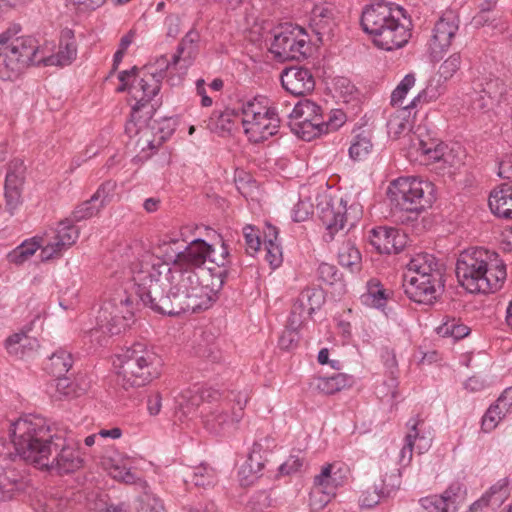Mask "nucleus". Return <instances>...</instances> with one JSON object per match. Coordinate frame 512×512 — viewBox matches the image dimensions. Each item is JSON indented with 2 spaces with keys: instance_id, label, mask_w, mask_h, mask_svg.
Here are the masks:
<instances>
[{
  "instance_id": "1",
  "label": "nucleus",
  "mask_w": 512,
  "mask_h": 512,
  "mask_svg": "<svg viewBox=\"0 0 512 512\" xmlns=\"http://www.w3.org/2000/svg\"><path fill=\"white\" fill-rule=\"evenodd\" d=\"M130 269L134 292L120 289L104 302L97 316V326L103 333L118 335L129 327L140 302L156 313L168 315L169 309H164L169 301L165 290L171 268L159 258L145 254Z\"/></svg>"
},
{
  "instance_id": "2",
  "label": "nucleus",
  "mask_w": 512,
  "mask_h": 512,
  "mask_svg": "<svg viewBox=\"0 0 512 512\" xmlns=\"http://www.w3.org/2000/svg\"><path fill=\"white\" fill-rule=\"evenodd\" d=\"M10 436L15 450L13 457H20L40 469L58 475L70 474L82 467L83 460L68 441L52 435L44 417L28 414L10 424Z\"/></svg>"
},
{
  "instance_id": "3",
  "label": "nucleus",
  "mask_w": 512,
  "mask_h": 512,
  "mask_svg": "<svg viewBox=\"0 0 512 512\" xmlns=\"http://www.w3.org/2000/svg\"><path fill=\"white\" fill-rule=\"evenodd\" d=\"M455 273L468 292L483 294L500 289L507 276L498 254L483 248L463 251L457 259Z\"/></svg>"
},
{
  "instance_id": "4",
  "label": "nucleus",
  "mask_w": 512,
  "mask_h": 512,
  "mask_svg": "<svg viewBox=\"0 0 512 512\" xmlns=\"http://www.w3.org/2000/svg\"><path fill=\"white\" fill-rule=\"evenodd\" d=\"M404 10L389 3L379 2L367 6L361 15L363 30L373 37L374 44L384 50L392 51L403 47L411 37Z\"/></svg>"
},
{
  "instance_id": "5",
  "label": "nucleus",
  "mask_w": 512,
  "mask_h": 512,
  "mask_svg": "<svg viewBox=\"0 0 512 512\" xmlns=\"http://www.w3.org/2000/svg\"><path fill=\"white\" fill-rule=\"evenodd\" d=\"M444 264L429 253L416 254L408 263L403 288L407 297L419 304H432L444 287Z\"/></svg>"
},
{
  "instance_id": "6",
  "label": "nucleus",
  "mask_w": 512,
  "mask_h": 512,
  "mask_svg": "<svg viewBox=\"0 0 512 512\" xmlns=\"http://www.w3.org/2000/svg\"><path fill=\"white\" fill-rule=\"evenodd\" d=\"M118 383L124 388L142 387L161 374L162 358L153 347L136 342L117 356Z\"/></svg>"
},
{
  "instance_id": "7",
  "label": "nucleus",
  "mask_w": 512,
  "mask_h": 512,
  "mask_svg": "<svg viewBox=\"0 0 512 512\" xmlns=\"http://www.w3.org/2000/svg\"><path fill=\"white\" fill-rule=\"evenodd\" d=\"M284 102L268 107L261 96L242 102L239 108L244 132L251 142L259 143L278 133Z\"/></svg>"
},
{
  "instance_id": "8",
  "label": "nucleus",
  "mask_w": 512,
  "mask_h": 512,
  "mask_svg": "<svg viewBox=\"0 0 512 512\" xmlns=\"http://www.w3.org/2000/svg\"><path fill=\"white\" fill-rule=\"evenodd\" d=\"M431 183L417 177H399L388 187L391 205L399 210L418 216L431 205Z\"/></svg>"
},
{
  "instance_id": "9",
  "label": "nucleus",
  "mask_w": 512,
  "mask_h": 512,
  "mask_svg": "<svg viewBox=\"0 0 512 512\" xmlns=\"http://www.w3.org/2000/svg\"><path fill=\"white\" fill-rule=\"evenodd\" d=\"M149 83H152V81L149 80L146 74H143V77L140 79L135 78L134 83L129 88V93L137 101L131 113L132 121H135V125L140 122L141 117L139 113L141 110L144 108L148 109L146 111V114L149 115L147 125L145 127L139 126L137 129V133L141 135L137 144L142 150H145L146 147L150 150H156L165 140L163 135L157 137L154 134L157 122L151 118L155 112V106L153 104L149 105V103L159 92H152Z\"/></svg>"
},
{
  "instance_id": "10",
  "label": "nucleus",
  "mask_w": 512,
  "mask_h": 512,
  "mask_svg": "<svg viewBox=\"0 0 512 512\" xmlns=\"http://www.w3.org/2000/svg\"><path fill=\"white\" fill-rule=\"evenodd\" d=\"M309 51L308 35L301 27L285 25L274 31L271 52L278 59L303 60L307 58Z\"/></svg>"
},
{
  "instance_id": "11",
  "label": "nucleus",
  "mask_w": 512,
  "mask_h": 512,
  "mask_svg": "<svg viewBox=\"0 0 512 512\" xmlns=\"http://www.w3.org/2000/svg\"><path fill=\"white\" fill-rule=\"evenodd\" d=\"M169 301H166L164 309L169 316L186 312H197L209 308L211 297L205 286H195L192 290L169 289Z\"/></svg>"
},
{
  "instance_id": "12",
  "label": "nucleus",
  "mask_w": 512,
  "mask_h": 512,
  "mask_svg": "<svg viewBox=\"0 0 512 512\" xmlns=\"http://www.w3.org/2000/svg\"><path fill=\"white\" fill-rule=\"evenodd\" d=\"M459 16L455 10L448 9L436 21L428 46L434 59L441 58L442 54L451 46L459 29Z\"/></svg>"
},
{
  "instance_id": "13",
  "label": "nucleus",
  "mask_w": 512,
  "mask_h": 512,
  "mask_svg": "<svg viewBox=\"0 0 512 512\" xmlns=\"http://www.w3.org/2000/svg\"><path fill=\"white\" fill-rule=\"evenodd\" d=\"M361 217V210L358 206L351 205L349 208L341 200L336 206L327 204L321 209L319 218L326 227L325 239L331 241L334 235L345 228L346 225L353 227Z\"/></svg>"
},
{
  "instance_id": "14",
  "label": "nucleus",
  "mask_w": 512,
  "mask_h": 512,
  "mask_svg": "<svg viewBox=\"0 0 512 512\" xmlns=\"http://www.w3.org/2000/svg\"><path fill=\"white\" fill-rule=\"evenodd\" d=\"M72 222L71 219L59 222L53 236L44 238V246L40 253L42 261L60 257L63 251L75 244L79 237V230Z\"/></svg>"
},
{
  "instance_id": "15",
  "label": "nucleus",
  "mask_w": 512,
  "mask_h": 512,
  "mask_svg": "<svg viewBox=\"0 0 512 512\" xmlns=\"http://www.w3.org/2000/svg\"><path fill=\"white\" fill-rule=\"evenodd\" d=\"M411 150L417 154V158L421 157V162L426 165L436 162H443L449 166H453L454 156L448 147L434 139L424 140L420 136L411 139Z\"/></svg>"
},
{
  "instance_id": "16",
  "label": "nucleus",
  "mask_w": 512,
  "mask_h": 512,
  "mask_svg": "<svg viewBox=\"0 0 512 512\" xmlns=\"http://www.w3.org/2000/svg\"><path fill=\"white\" fill-rule=\"evenodd\" d=\"M309 27L320 43L331 40L337 27L335 9L329 4L315 5L310 13Z\"/></svg>"
},
{
  "instance_id": "17",
  "label": "nucleus",
  "mask_w": 512,
  "mask_h": 512,
  "mask_svg": "<svg viewBox=\"0 0 512 512\" xmlns=\"http://www.w3.org/2000/svg\"><path fill=\"white\" fill-rule=\"evenodd\" d=\"M282 87L293 96H304L315 88V79L310 69L303 66L285 68L280 76Z\"/></svg>"
},
{
  "instance_id": "18",
  "label": "nucleus",
  "mask_w": 512,
  "mask_h": 512,
  "mask_svg": "<svg viewBox=\"0 0 512 512\" xmlns=\"http://www.w3.org/2000/svg\"><path fill=\"white\" fill-rule=\"evenodd\" d=\"M242 418L243 413L241 411H231L230 413L227 405H221L207 411L203 423L210 433L224 435L236 429Z\"/></svg>"
},
{
  "instance_id": "19",
  "label": "nucleus",
  "mask_w": 512,
  "mask_h": 512,
  "mask_svg": "<svg viewBox=\"0 0 512 512\" xmlns=\"http://www.w3.org/2000/svg\"><path fill=\"white\" fill-rule=\"evenodd\" d=\"M26 167L23 160L13 159L8 165L5 178V199L6 207L10 214L21 202V189L25 179Z\"/></svg>"
},
{
  "instance_id": "20",
  "label": "nucleus",
  "mask_w": 512,
  "mask_h": 512,
  "mask_svg": "<svg viewBox=\"0 0 512 512\" xmlns=\"http://www.w3.org/2000/svg\"><path fill=\"white\" fill-rule=\"evenodd\" d=\"M370 244L381 254H397L405 245V236L393 227H376L370 231Z\"/></svg>"
},
{
  "instance_id": "21",
  "label": "nucleus",
  "mask_w": 512,
  "mask_h": 512,
  "mask_svg": "<svg viewBox=\"0 0 512 512\" xmlns=\"http://www.w3.org/2000/svg\"><path fill=\"white\" fill-rule=\"evenodd\" d=\"M114 188L115 184L111 181L102 183L90 199L75 207L71 220L80 222L97 215L100 209L109 201V196Z\"/></svg>"
},
{
  "instance_id": "22",
  "label": "nucleus",
  "mask_w": 512,
  "mask_h": 512,
  "mask_svg": "<svg viewBox=\"0 0 512 512\" xmlns=\"http://www.w3.org/2000/svg\"><path fill=\"white\" fill-rule=\"evenodd\" d=\"M13 452L3 439H0V501L11 500L18 490L17 475L9 469Z\"/></svg>"
},
{
  "instance_id": "23",
  "label": "nucleus",
  "mask_w": 512,
  "mask_h": 512,
  "mask_svg": "<svg viewBox=\"0 0 512 512\" xmlns=\"http://www.w3.org/2000/svg\"><path fill=\"white\" fill-rule=\"evenodd\" d=\"M349 478V468L342 463H331L322 467L321 472L314 477V484L324 488L333 497L338 488L344 486Z\"/></svg>"
},
{
  "instance_id": "24",
  "label": "nucleus",
  "mask_w": 512,
  "mask_h": 512,
  "mask_svg": "<svg viewBox=\"0 0 512 512\" xmlns=\"http://www.w3.org/2000/svg\"><path fill=\"white\" fill-rule=\"evenodd\" d=\"M211 252H213L212 245L203 239L198 238L191 241L188 245L183 246L179 269L195 271L205 264Z\"/></svg>"
},
{
  "instance_id": "25",
  "label": "nucleus",
  "mask_w": 512,
  "mask_h": 512,
  "mask_svg": "<svg viewBox=\"0 0 512 512\" xmlns=\"http://www.w3.org/2000/svg\"><path fill=\"white\" fill-rule=\"evenodd\" d=\"M5 49L15 54L26 67L29 65L44 66L46 56L38 57L41 51L37 41L33 37L27 36L17 37L15 40L11 39Z\"/></svg>"
},
{
  "instance_id": "26",
  "label": "nucleus",
  "mask_w": 512,
  "mask_h": 512,
  "mask_svg": "<svg viewBox=\"0 0 512 512\" xmlns=\"http://www.w3.org/2000/svg\"><path fill=\"white\" fill-rule=\"evenodd\" d=\"M214 394H217V392L194 386L192 389L184 390L175 398L176 409L182 412L184 416H189L195 412L203 401L215 398Z\"/></svg>"
},
{
  "instance_id": "27",
  "label": "nucleus",
  "mask_w": 512,
  "mask_h": 512,
  "mask_svg": "<svg viewBox=\"0 0 512 512\" xmlns=\"http://www.w3.org/2000/svg\"><path fill=\"white\" fill-rule=\"evenodd\" d=\"M459 485H451L442 495H431L419 500L420 506L427 512H455Z\"/></svg>"
},
{
  "instance_id": "28",
  "label": "nucleus",
  "mask_w": 512,
  "mask_h": 512,
  "mask_svg": "<svg viewBox=\"0 0 512 512\" xmlns=\"http://www.w3.org/2000/svg\"><path fill=\"white\" fill-rule=\"evenodd\" d=\"M283 108L281 109L282 116L290 120L324 122L321 107L311 100H300L294 104L292 109H290V104L284 102Z\"/></svg>"
},
{
  "instance_id": "29",
  "label": "nucleus",
  "mask_w": 512,
  "mask_h": 512,
  "mask_svg": "<svg viewBox=\"0 0 512 512\" xmlns=\"http://www.w3.org/2000/svg\"><path fill=\"white\" fill-rule=\"evenodd\" d=\"M491 212L501 218L512 219V182L501 184L489 196Z\"/></svg>"
},
{
  "instance_id": "30",
  "label": "nucleus",
  "mask_w": 512,
  "mask_h": 512,
  "mask_svg": "<svg viewBox=\"0 0 512 512\" xmlns=\"http://www.w3.org/2000/svg\"><path fill=\"white\" fill-rule=\"evenodd\" d=\"M77 47L72 30H65L62 33L59 51L56 54L46 56L44 66H66L75 60Z\"/></svg>"
},
{
  "instance_id": "31",
  "label": "nucleus",
  "mask_w": 512,
  "mask_h": 512,
  "mask_svg": "<svg viewBox=\"0 0 512 512\" xmlns=\"http://www.w3.org/2000/svg\"><path fill=\"white\" fill-rule=\"evenodd\" d=\"M199 38L200 36L197 31L192 29L187 32L178 44L175 54L172 56V64L179 65L182 62L185 68L190 66L198 52L197 43Z\"/></svg>"
},
{
  "instance_id": "32",
  "label": "nucleus",
  "mask_w": 512,
  "mask_h": 512,
  "mask_svg": "<svg viewBox=\"0 0 512 512\" xmlns=\"http://www.w3.org/2000/svg\"><path fill=\"white\" fill-rule=\"evenodd\" d=\"M73 362L72 354L60 348L49 357L45 369L55 377L64 376L72 368Z\"/></svg>"
},
{
  "instance_id": "33",
  "label": "nucleus",
  "mask_w": 512,
  "mask_h": 512,
  "mask_svg": "<svg viewBox=\"0 0 512 512\" xmlns=\"http://www.w3.org/2000/svg\"><path fill=\"white\" fill-rule=\"evenodd\" d=\"M25 68L26 66L19 58L8 49L4 53H0V78L2 80L17 79Z\"/></svg>"
},
{
  "instance_id": "34",
  "label": "nucleus",
  "mask_w": 512,
  "mask_h": 512,
  "mask_svg": "<svg viewBox=\"0 0 512 512\" xmlns=\"http://www.w3.org/2000/svg\"><path fill=\"white\" fill-rule=\"evenodd\" d=\"M238 117V113L234 110L214 111L206 122V128L211 132L225 133L230 132L233 127L234 119Z\"/></svg>"
},
{
  "instance_id": "35",
  "label": "nucleus",
  "mask_w": 512,
  "mask_h": 512,
  "mask_svg": "<svg viewBox=\"0 0 512 512\" xmlns=\"http://www.w3.org/2000/svg\"><path fill=\"white\" fill-rule=\"evenodd\" d=\"M352 378L343 373H335L329 377H319L315 381V387L323 394L331 395L345 387L350 386Z\"/></svg>"
},
{
  "instance_id": "36",
  "label": "nucleus",
  "mask_w": 512,
  "mask_h": 512,
  "mask_svg": "<svg viewBox=\"0 0 512 512\" xmlns=\"http://www.w3.org/2000/svg\"><path fill=\"white\" fill-rule=\"evenodd\" d=\"M172 66H176L172 64V59L169 61L167 57L163 55L157 59L155 65H147L144 67V74L152 81V83H149L152 92L160 91L161 83L166 77V71Z\"/></svg>"
},
{
  "instance_id": "37",
  "label": "nucleus",
  "mask_w": 512,
  "mask_h": 512,
  "mask_svg": "<svg viewBox=\"0 0 512 512\" xmlns=\"http://www.w3.org/2000/svg\"><path fill=\"white\" fill-rule=\"evenodd\" d=\"M44 246L43 237H33L30 240L24 241L21 245L16 247L8 254V259L11 263L21 265L27 261L34 253Z\"/></svg>"
},
{
  "instance_id": "38",
  "label": "nucleus",
  "mask_w": 512,
  "mask_h": 512,
  "mask_svg": "<svg viewBox=\"0 0 512 512\" xmlns=\"http://www.w3.org/2000/svg\"><path fill=\"white\" fill-rule=\"evenodd\" d=\"M338 262L350 272H357L361 269V254L354 243L351 241L342 243L338 251Z\"/></svg>"
},
{
  "instance_id": "39",
  "label": "nucleus",
  "mask_w": 512,
  "mask_h": 512,
  "mask_svg": "<svg viewBox=\"0 0 512 512\" xmlns=\"http://www.w3.org/2000/svg\"><path fill=\"white\" fill-rule=\"evenodd\" d=\"M169 279L171 287L170 289L175 290H192L195 286H201L199 283V277L195 271L175 269L169 272Z\"/></svg>"
},
{
  "instance_id": "40",
  "label": "nucleus",
  "mask_w": 512,
  "mask_h": 512,
  "mask_svg": "<svg viewBox=\"0 0 512 512\" xmlns=\"http://www.w3.org/2000/svg\"><path fill=\"white\" fill-rule=\"evenodd\" d=\"M291 130L301 139L311 141L324 132V122L291 120L289 122Z\"/></svg>"
},
{
  "instance_id": "41",
  "label": "nucleus",
  "mask_w": 512,
  "mask_h": 512,
  "mask_svg": "<svg viewBox=\"0 0 512 512\" xmlns=\"http://www.w3.org/2000/svg\"><path fill=\"white\" fill-rule=\"evenodd\" d=\"M158 249L164 258L162 263L167 264L171 268V272L175 269H179L183 245L178 239L163 242Z\"/></svg>"
},
{
  "instance_id": "42",
  "label": "nucleus",
  "mask_w": 512,
  "mask_h": 512,
  "mask_svg": "<svg viewBox=\"0 0 512 512\" xmlns=\"http://www.w3.org/2000/svg\"><path fill=\"white\" fill-rule=\"evenodd\" d=\"M388 293L378 279H371L367 283V293L362 296L365 303L375 308H383L388 300Z\"/></svg>"
},
{
  "instance_id": "43",
  "label": "nucleus",
  "mask_w": 512,
  "mask_h": 512,
  "mask_svg": "<svg viewBox=\"0 0 512 512\" xmlns=\"http://www.w3.org/2000/svg\"><path fill=\"white\" fill-rule=\"evenodd\" d=\"M419 421L409 420L407 425L410 427L409 433L405 437V444L399 452L398 462L402 467H406L410 464L413 455V448L415 441L418 438L417 425Z\"/></svg>"
},
{
  "instance_id": "44",
  "label": "nucleus",
  "mask_w": 512,
  "mask_h": 512,
  "mask_svg": "<svg viewBox=\"0 0 512 512\" xmlns=\"http://www.w3.org/2000/svg\"><path fill=\"white\" fill-rule=\"evenodd\" d=\"M185 481L191 482L197 487H208L215 483L216 472L212 467L201 464L193 469Z\"/></svg>"
},
{
  "instance_id": "45",
  "label": "nucleus",
  "mask_w": 512,
  "mask_h": 512,
  "mask_svg": "<svg viewBox=\"0 0 512 512\" xmlns=\"http://www.w3.org/2000/svg\"><path fill=\"white\" fill-rule=\"evenodd\" d=\"M474 87L483 92L485 95H488L490 99H495L497 101L500 100L501 96L505 92L504 83L498 78H485L478 79L474 82Z\"/></svg>"
},
{
  "instance_id": "46",
  "label": "nucleus",
  "mask_w": 512,
  "mask_h": 512,
  "mask_svg": "<svg viewBox=\"0 0 512 512\" xmlns=\"http://www.w3.org/2000/svg\"><path fill=\"white\" fill-rule=\"evenodd\" d=\"M443 92L444 88L439 83V81H437L435 84L433 81H429L425 89L419 92L418 95L414 97L409 104L404 105V109L415 108L419 103H428L430 101L436 100Z\"/></svg>"
},
{
  "instance_id": "47",
  "label": "nucleus",
  "mask_w": 512,
  "mask_h": 512,
  "mask_svg": "<svg viewBox=\"0 0 512 512\" xmlns=\"http://www.w3.org/2000/svg\"><path fill=\"white\" fill-rule=\"evenodd\" d=\"M378 486L380 489V494L384 495V497L389 498L396 494L401 486V472L400 469H393V471L385 475L381 478L379 484H374Z\"/></svg>"
},
{
  "instance_id": "48",
  "label": "nucleus",
  "mask_w": 512,
  "mask_h": 512,
  "mask_svg": "<svg viewBox=\"0 0 512 512\" xmlns=\"http://www.w3.org/2000/svg\"><path fill=\"white\" fill-rule=\"evenodd\" d=\"M505 416L506 414L502 412V409L497 402L491 404L482 417V431L485 433L493 431Z\"/></svg>"
},
{
  "instance_id": "49",
  "label": "nucleus",
  "mask_w": 512,
  "mask_h": 512,
  "mask_svg": "<svg viewBox=\"0 0 512 512\" xmlns=\"http://www.w3.org/2000/svg\"><path fill=\"white\" fill-rule=\"evenodd\" d=\"M372 147L371 139L368 136L358 134L353 138L349 148V155L353 160H362L370 153Z\"/></svg>"
},
{
  "instance_id": "50",
  "label": "nucleus",
  "mask_w": 512,
  "mask_h": 512,
  "mask_svg": "<svg viewBox=\"0 0 512 512\" xmlns=\"http://www.w3.org/2000/svg\"><path fill=\"white\" fill-rule=\"evenodd\" d=\"M301 304L309 306L310 311H316L325 303V293L321 288H306L301 291Z\"/></svg>"
},
{
  "instance_id": "51",
  "label": "nucleus",
  "mask_w": 512,
  "mask_h": 512,
  "mask_svg": "<svg viewBox=\"0 0 512 512\" xmlns=\"http://www.w3.org/2000/svg\"><path fill=\"white\" fill-rule=\"evenodd\" d=\"M71 503L67 497H64L60 492H56L47 497L42 504L43 512H67L70 509Z\"/></svg>"
},
{
  "instance_id": "52",
  "label": "nucleus",
  "mask_w": 512,
  "mask_h": 512,
  "mask_svg": "<svg viewBox=\"0 0 512 512\" xmlns=\"http://www.w3.org/2000/svg\"><path fill=\"white\" fill-rule=\"evenodd\" d=\"M334 497L318 484L313 483L309 494V505L313 511L322 510Z\"/></svg>"
},
{
  "instance_id": "53",
  "label": "nucleus",
  "mask_w": 512,
  "mask_h": 512,
  "mask_svg": "<svg viewBox=\"0 0 512 512\" xmlns=\"http://www.w3.org/2000/svg\"><path fill=\"white\" fill-rule=\"evenodd\" d=\"M407 109L403 108V111L399 114L392 115L387 122V129L390 135L394 138H398L401 134L406 131H410V122L403 116Z\"/></svg>"
},
{
  "instance_id": "54",
  "label": "nucleus",
  "mask_w": 512,
  "mask_h": 512,
  "mask_svg": "<svg viewBox=\"0 0 512 512\" xmlns=\"http://www.w3.org/2000/svg\"><path fill=\"white\" fill-rule=\"evenodd\" d=\"M415 77L413 74H407L400 84L394 89L391 94V104L393 106H402L403 100L408 93V91L414 86Z\"/></svg>"
},
{
  "instance_id": "55",
  "label": "nucleus",
  "mask_w": 512,
  "mask_h": 512,
  "mask_svg": "<svg viewBox=\"0 0 512 512\" xmlns=\"http://www.w3.org/2000/svg\"><path fill=\"white\" fill-rule=\"evenodd\" d=\"M314 312L309 310V306L301 304V297L299 296L291 309L289 317L291 327L299 328Z\"/></svg>"
},
{
  "instance_id": "56",
  "label": "nucleus",
  "mask_w": 512,
  "mask_h": 512,
  "mask_svg": "<svg viewBox=\"0 0 512 512\" xmlns=\"http://www.w3.org/2000/svg\"><path fill=\"white\" fill-rule=\"evenodd\" d=\"M461 55L454 53L449 56L439 67L438 74L445 81L451 79L454 74L460 69Z\"/></svg>"
},
{
  "instance_id": "57",
  "label": "nucleus",
  "mask_w": 512,
  "mask_h": 512,
  "mask_svg": "<svg viewBox=\"0 0 512 512\" xmlns=\"http://www.w3.org/2000/svg\"><path fill=\"white\" fill-rule=\"evenodd\" d=\"M31 339L24 333H15L9 336L6 341V349L10 354H14L18 356L19 354L23 355V350L26 347V344H30Z\"/></svg>"
},
{
  "instance_id": "58",
  "label": "nucleus",
  "mask_w": 512,
  "mask_h": 512,
  "mask_svg": "<svg viewBox=\"0 0 512 512\" xmlns=\"http://www.w3.org/2000/svg\"><path fill=\"white\" fill-rule=\"evenodd\" d=\"M288 323L287 329L282 333L278 341L279 347L282 350H291L296 347L299 342L298 328L291 327L289 320Z\"/></svg>"
},
{
  "instance_id": "59",
  "label": "nucleus",
  "mask_w": 512,
  "mask_h": 512,
  "mask_svg": "<svg viewBox=\"0 0 512 512\" xmlns=\"http://www.w3.org/2000/svg\"><path fill=\"white\" fill-rule=\"evenodd\" d=\"M345 121L346 115L342 110H331L327 115V119L324 118V132L328 133L330 131L337 130L345 123Z\"/></svg>"
},
{
  "instance_id": "60",
  "label": "nucleus",
  "mask_w": 512,
  "mask_h": 512,
  "mask_svg": "<svg viewBox=\"0 0 512 512\" xmlns=\"http://www.w3.org/2000/svg\"><path fill=\"white\" fill-rule=\"evenodd\" d=\"M264 244L266 248V260L273 268L278 267L282 262V251L280 245L273 242V239L271 238H269L268 241H264Z\"/></svg>"
},
{
  "instance_id": "61",
  "label": "nucleus",
  "mask_w": 512,
  "mask_h": 512,
  "mask_svg": "<svg viewBox=\"0 0 512 512\" xmlns=\"http://www.w3.org/2000/svg\"><path fill=\"white\" fill-rule=\"evenodd\" d=\"M243 234L246 243V251L248 254L257 252L260 248L261 241L258 235V230L252 226H246L243 229Z\"/></svg>"
},
{
  "instance_id": "62",
  "label": "nucleus",
  "mask_w": 512,
  "mask_h": 512,
  "mask_svg": "<svg viewBox=\"0 0 512 512\" xmlns=\"http://www.w3.org/2000/svg\"><path fill=\"white\" fill-rule=\"evenodd\" d=\"M384 495L380 494L378 486H373L371 490L362 492L359 503L362 507L371 508L377 505L382 499H385Z\"/></svg>"
},
{
  "instance_id": "63",
  "label": "nucleus",
  "mask_w": 512,
  "mask_h": 512,
  "mask_svg": "<svg viewBox=\"0 0 512 512\" xmlns=\"http://www.w3.org/2000/svg\"><path fill=\"white\" fill-rule=\"evenodd\" d=\"M498 102L495 99H490L488 95L480 92L479 89L474 87V95L472 96L471 105L474 110L485 111L493 107L494 103Z\"/></svg>"
},
{
  "instance_id": "64",
  "label": "nucleus",
  "mask_w": 512,
  "mask_h": 512,
  "mask_svg": "<svg viewBox=\"0 0 512 512\" xmlns=\"http://www.w3.org/2000/svg\"><path fill=\"white\" fill-rule=\"evenodd\" d=\"M140 511L141 512H165V509H164L163 504L160 501V499L146 494L141 498Z\"/></svg>"
}]
</instances>
